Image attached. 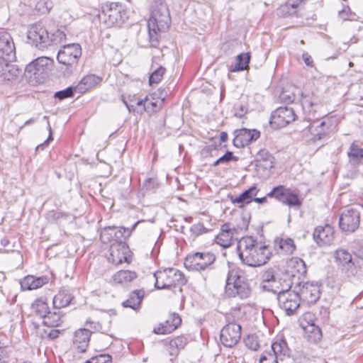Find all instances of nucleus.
<instances>
[{
	"instance_id": "b1692460",
	"label": "nucleus",
	"mask_w": 363,
	"mask_h": 363,
	"mask_svg": "<svg viewBox=\"0 0 363 363\" xmlns=\"http://www.w3.org/2000/svg\"><path fill=\"white\" fill-rule=\"evenodd\" d=\"M237 230L232 228L230 224L225 223L221 226L220 232L215 238L216 242L223 247H228L232 245Z\"/></svg>"
},
{
	"instance_id": "09e8293b",
	"label": "nucleus",
	"mask_w": 363,
	"mask_h": 363,
	"mask_svg": "<svg viewBox=\"0 0 363 363\" xmlns=\"http://www.w3.org/2000/svg\"><path fill=\"white\" fill-rule=\"evenodd\" d=\"M158 187L157 179L153 178H147L145 180L142 189L145 192L154 191Z\"/></svg>"
},
{
	"instance_id": "58836bf2",
	"label": "nucleus",
	"mask_w": 363,
	"mask_h": 363,
	"mask_svg": "<svg viewBox=\"0 0 363 363\" xmlns=\"http://www.w3.org/2000/svg\"><path fill=\"white\" fill-rule=\"evenodd\" d=\"M278 356V358L282 360L283 357L288 354L289 348L287 343L284 339H279L272 344L271 348L269 350Z\"/></svg>"
},
{
	"instance_id": "7ed1b4c3",
	"label": "nucleus",
	"mask_w": 363,
	"mask_h": 363,
	"mask_svg": "<svg viewBox=\"0 0 363 363\" xmlns=\"http://www.w3.org/2000/svg\"><path fill=\"white\" fill-rule=\"evenodd\" d=\"M237 248L241 262L249 267L262 266L271 256L269 247L251 236L242 238Z\"/></svg>"
},
{
	"instance_id": "c85d7f7f",
	"label": "nucleus",
	"mask_w": 363,
	"mask_h": 363,
	"mask_svg": "<svg viewBox=\"0 0 363 363\" xmlns=\"http://www.w3.org/2000/svg\"><path fill=\"white\" fill-rule=\"evenodd\" d=\"M274 247L278 253L286 255H291L296 250L294 241L290 238H276Z\"/></svg>"
},
{
	"instance_id": "f03ea898",
	"label": "nucleus",
	"mask_w": 363,
	"mask_h": 363,
	"mask_svg": "<svg viewBox=\"0 0 363 363\" xmlns=\"http://www.w3.org/2000/svg\"><path fill=\"white\" fill-rule=\"evenodd\" d=\"M16 57V49L11 35L0 31V84L17 81L21 70L10 62Z\"/></svg>"
},
{
	"instance_id": "aec40b11",
	"label": "nucleus",
	"mask_w": 363,
	"mask_h": 363,
	"mask_svg": "<svg viewBox=\"0 0 363 363\" xmlns=\"http://www.w3.org/2000/svg\"><path fill=\"white\" fill-rule=\"evenodd\" d=\"M234 134L233 143L237 147L247 146L260 137V132L256 129H238L235 130Z\"/></svg>"
},
{
	"instance_id": "3c124183",
	"label": "nucleus",
	"mask_w": 363,
	"mask_h": 363,
	"mask_svg": "<svg viewBox=\"0 0 363 363\" xmlns=\"http://www.w3.org/2000/svg\"><path fill=\"white\" fill-rule=\"evenodd\" d=\"M171 345L177 347L178 350L183 349L187 343V339L184 336H177L170 340Z\"/></svg>"
},
{
	"instance_id": "dca6fc26",
	"label": "nucleus",
	"mask_w": 363,
	"mask_h": 363,
	"mask_svg": "<svg viewBox=\"0 0 363 363\" xmlns=\"http://www.w3.org/2000/svg\"><path fill=\"white\" fill-rule=\"evenodd\" d=\"M27 36L30 43L39 49H44L49 46L50 41L49 33L40 23L32 25L28 30Z\"/></svg>"
},
{
	"instance_id": "2eb2a0df",
	"label": "nucleus",
	"mask_w": 363,
	"mask_h": 363,
	"mask_svg": "<svg viewBox=\"0 0 363 363\" xmlns=\"http://www.w3.org/2000/svg\"><path fill=\"white\" fill-rule=\"evenodd\" d=\"M360 213L355 208L345 210L340 216L339 227L345 233H353L359 227Z\"/></svg>"
},
{
	"instance_id": "39448f33",
	"label": "nucleus",
	"mask_w": 363,
	"mask_h": 363,
	"mask_svg": "<svg viewBox=\"0 0 363 363\" xmlns=\"http://www.w3.org/2000/svg\"><path fill=\"white\" fill-rule=\"evenodd\" d=\"M225 293L230 298H248L252 289L245 277V272L235 267L229 269L225 286Z\"/></svg>"
},
{
	"instance_id": "f257e3e1",
	"label": "nucleus",
	"mask_w": 363,
	"mask_h": 363,
	"mask_svg": "<svg viewBox=\"0 0 363 363\" xmlns=\"http://www.w3.org/2000/svg\"><path fill=\"white\" fill-rule=\"evenodd\" d=\"M301 105L306 118L312 121L308 126L314 142L325 140L335 132L339 118L336 116H325L321 120H317V112L322 104L320 97L313 92L305 91L301 94Z\"/></svg>"
},
{
	"instance_id": "774afa93",
	"label": "nucleus",
	"mask_w": 363,
	"mask_h": 363,
	"mask_svg": "<svg viewBox=\"0 0 363 363\" xmlns=\"http://www.w3.org/2000/svg\"><path fill=\"white\" fill-rule=\"evenodd\" d=\"M355 255L359 257L360 259H363V246H361L359 247L356 252H355Z\"/></svg>"
},
{
	"instance_id": "393cba45",
	"label": "nucleus",
	"mask_w": 363,
	"mask_h": 363,
	"mask_svg": "<svg viewBox=\"0 0 363 363\" xmlns=\"http://www.w3.org/2000/svg\"><path fill=\"white\" fill-rule=\"evenodd\" d=\"M102 80L103 79L101 77L95 74H87L74 86V91L76 93L84 94L99 86Z\"/></svg>"
},
{
	"instance_id": "49530a36",
	"label": "nucleus",
	"mask_w": 363,
	"mask_h": 363,
	"mask_svg": "<svg viewBox=\"0 0 363 363\" xmlns=\"http://www.w3.org/2000/svg\"><path fill=\"white\" fill-rule=\"evenodd\" d=\"M247 112L248 107L245 104L238 103L233 107V115L237 118H243Z\"/></svg>"
},
{
	"instance_id": "20e7f679",
	"label": "nucleus",
	"mask_w": 363,
	"mask_h": 363,
	"mask_svg": "<svg viewBox=\"0 0 363 363\" xmlns=\"http://www.w3.org/2000/svg\"><path fill=\"white\" fill-rule=\"evenodd\" d=\"M170 16L164 3H160L153 8L147 21L149 40L151 45L157 48L160 43V33L166 31L169 26Z\"/></svg>"
},
{
	"instance_id": "cd10ccee",
	"label": "nucleus",
	"mask_w": 363,
	"mask_h": 363,
	"mask_svg": "<svg viewBox=\"0 0 363 363\" xmlns=\"http://www.w3.org/2000/svg\"><path fill=\"white\" fill-rule=\"evenodd\" d=\"M347 154L351 165L359 164L363 160V145L359 141L352 142Z\"/></svg>"
},
{
	"instance_id": "c03bdc74",
	"label": "nucleus",
	"mask_w": 363,
	"mask_h": 363,
	"mask_svg": "<svg viewBox=\"0 0 363 363\" xmlns=\"http://www.w3.org/2000/svg\"><path fill=\"white\" fill-rule=\"evenodd\" d=\"M65 38L66 35L63 31L56 30L53 33H49V40H50L49 45L60 44L65 40Z\"/></svg>"
},
{
	"instance_id": "864d4df0",
	"label": "nucleus",
	"mask_w": 363,
	"mask_h": 363,
	"mask_svg": "<svg viewBox=\"0 0 363 363\" xmlns=\"http://www.w3.org/2000/svg\"><path fill=\"white\" fill-rule=\"evenodd\" d=\"M112 357L108 354H100L89 359V363H111Z\"/></svg>"
},
{
	"instance_id": "8fccbe9b",
	"label": "nucleus",
	"mask_w": 363,
	"mask_h": 363,
	"mask_svg": "<svg viewBox=\"0 0 363 363\" xmlns=\"http://www.w3.org/2000/svg\"><path fill=\"white\" fill-rule=\"evenodd\" d=\"M74 92H75L74 86V87L69 86L64 90L57 91L55 94V98L62 100V99H67L68 97L74 96Z\"/></svg>"
},
{
	"instance_id": "ddd939ff",
	"label": "nucleus",
	"mask_w": 363,
	"mask_h": 363,
	"mask_svg": "<svg viewBox=\"0 0 363 363\" xmlns=\"http://www.w3.org/2000/svg\"><path fill=\"white\" fill-rule=\"evenodd\" d=\"M138 223V221L136 222L131 228L116 226L106 227L101 232L100 239L104 243L125 242L130 236Z\"/></svg>"
},
{
	"instance_id": "338daca9",
	"label": "nucleus",
	"mask_w": 363,
	"mask_h": 363,
	"mask_svg": "<svg viewBox=\"0 0 363 363\" xmlns=\"http://www.w3.org/2000/svg\"><path fill=\"white\" fill-rule=\"evenodd\" d=\"M50 216L53 220H57L63 216V213L61 212L52 211L50 213Z\"/></svg>"
},
{
	"instance_id": "e2e57ef3",
	"label": "nucleus",
	"mask_w": 363,
	"mask_h": 363,
	"mask_svg": "<svg viewBox=\"0 0 363 363\" xmlns=\"http://www.w3.org/2000/svg\"><path fill=\"white\" fill-rule=\"evenodd\" d=\"M303 60L305 62V64L308 66L313 67V61L311 57V55H308V53L305 52L302 55Z\"/></svg>"
},
{
	"instance_id": "13d9d810",
	"label": "nucleus",
	"mask_w": 363,
	"mask_h": 363,
	"mask_svg": "<svg viewBox=\"0 0 363 363\" xmlns=\"http://www.w3.org/2000/svg\"><path fill=\"white\" fill-rule=\"evenodd\" d=\"M48 129L49 130V136H48V139L45 141H44L43 143L38 145L36 147V151L40 150H44L47 147L48 144L53 140L52 128H51V126L49 123L48 124Z\"/></svg>"
},
{
	"instance_id": "79ce46f5",
	"label": "nucleus",
	"mask_w": 363,
	"mask_h": 363,
	"mask_svg": "<svg viewBox=\"0 0 363 363\" xmlns=\"http://www.w3.org/2000/svg\"><path fill=\"white\" fill-rule=\"evenodd\" d=\"M32 309L35 311L36 315L43 318L49 311V306L45 299L40 298L32 303Z\"/></svg>"
},
{
	"instance_id": "052dcab7",
	"label": "nucleus",
	"mask_w": 363,
	"mask_h": 363,
	"mask_svg": "<svg viewBox=\"0 0 363 363\" xmlns=\"http://www.w3.org/2000/svg\"><path fill=\"white\" fill-rule=\"evenodd\" d=\"M166 350L168 352L169 355L170 356V360L173 361L174 358L178 355L179 350H177V347H173L171 345V342L169 341V343L166 345Z\"/></svg>"
},
{
	"instance_id": "4be33fe9",
	"label": "nucleus",
	"mask_w": 363,
	"mask_h": 363,
	"mask_svg": "<svg viewBox=\"0 0 363 363\" xmlns=\"http://www.w3.org/2000/svg\"><path fill=\"white\" fill-rule=\"evenodd\" d=\"M167 93L164 90L158 89L145 97L146 104L145 111L149 114L159 111L164 104Z\"/></svg>"
},
{
	"instance_id": "473e14b6",
	"label": "nucleus",
	"mask_w": 363,
	"mask_h": 363,
	"mask_svg": "<svg viewBox=\"0 0 363 363\" xmlns=\"http://www.w3.org/2000/svg\"><path fill=\"white\" fill-rule=\"evenodd\" d=\"M259 191V189L254 185L244 191L241 194L233 199L232 201L233 203H240L241 206L249 204L254 200L255 196L258 194Z\"/></svg>"
},
{
	"instance_id": "7c9ffc66",
	"label": "nucleus",
	"mask_w": 363,
	"mask_h": 363,
	"mask_svg": "<svg viewBox=\"0 0 363 363\" xmlns=\"http://www.w3.org/2000/svg\"><path fill=\"white\" fill-rule=\"evenodd\" d=\"M303 329L304 338L311 343H317L322 338V331L320 328L315 325L314 323H308L307 325H304L302 323Z\"/></svg>"
},
{
	"instance_id": "ea45409f",
	"label": "nucleus",
	"mask_w": 363,
	"mask_h": 363,
	"mask_svg": "<svg viewBox=\"0 0 363 363\" xmlns=\"http://www.w3.org/2000/svg\"><path fill=\"white\" fill-rule=\"evenodd\" d=\"M250 60V56L249 53H241L237 56L236 62L230 65L229 70L233 72L245 70L248 67Z\"/></svg>"
},
{
	"instance_id": "2f4dec72",
	"label": "nucleus",
	"mask_w": 363,
	"mask_h": 363,
	"mask_svg": "<svg viewBox=\"0 0 363 363\" xmlns=\"http://www.w3.org/2000/svg\"><path fill=\"white\" fill-rule=\"evenodd\" d=\"M137 278V274L131 270H120L112 277V280L116 284L126 285Z\"/></svg>"
},
{
	"instance_id": "bf43d9fd",
	"label": "nucleus",
	"mask_w": 363,
	"mask_h": 363,
	"mask_svg": "<svg viewBox=\"0 0 363 363\" xmlns=\"http://www.w3.org/2000/svg\"><path fill=\"white\" fill-rule=\"evenodd\" d=\"M231 160H238V157H235L232 152L227 151L224 155L218 158V162L221 163H227Z\"/></svg>"
},
{
	"instance_id": "6ab92c4d",
	"label": "nucleus",
	"mask_w": 363,
	"mask_h": 363,
	"mask_svg": "<svg viewBox=\"0 0 363 363\" xmlns=\"http://www.w3.org/2000/svg\"><path fill=\"white\" fill-rule=\"evenodd\" d=\"M295 118L296 114L292 108L279 107L272 113L270 124L273 127L281 128L286 126Z\"/></svg>"
},
{
	"instance_id": "bb28decb",
	"label": "nucleus",
	"mask_w": 363,
	"mask_h": 363,
	"mask_svg": "<svg viewBox=\"0 0 363 363\" xmlns=\"http://www.w3.org/2000/svg\"><path fill=\"white\" fill-rule=\"evenodd\" d=\"M48 281L49 278L46 276L28 275L21 281V286L23 290H35L46 284Z\"/></svg>"
},
{
	"instance_id": "6e6d98bb",
	"label": "nucleus",
	"mask_w": 363,
	"mask_h": 363,
	"mask_svg": "<svg viewBox=\"0 0 363 363\" xmlns=\"http://www.w3.org/2000/svg\"><path fill=\"white\" fill-rule=\"evenodd\" d=\"M191 232L196 235H201L207 232L203 223H198L191 227Z\"/></svg>"
},
{
	"instance_id": "c756f323",
	"label": "nucleus",
	"mask_w": 363,
	"mask_h": 363,
	"mask_svg": "<svg viewBox=\"0 0 363 363\" xmlns=\"http://www.w3.org/2000/svg\"><path fill=\"white\" fill-rule=\"evenodd\" d=\"M277 284L278 281L276 280L272 269H267L262 274V282L260 285L263 289L276 294L279 289Z\"/></svg>"
},
{
	"instance_id": "37998d69",
	"label": "nucleus",
	"mask_w": 363,
	"mask_h": 363,
	"mask_svg": "<svg viewBox=\"0 0 363 363\" xmlns=\"http://www.w3.org/2000/svg\"><path fill=\"white\" fill-rule=\"evenodd\" d=\"M165 71L166 69L162 66H160L156 69H155L150 76V84L152 85L159 84L162 81Z\"/></svg>"
},
{
	"instance_id": "4c0bfd02",
	"label": "nucleus",
	"mask_w": 363,
	"mask_h": 363,
	"mask_svg": "<svg viewBox=\"0 0 363 363\" xmlns=\"http://www.w3.org/2000/svg\"><path fill=\"white\" fill-rule=\"evenodd\" d=\"M257 157V167H263L266 169L274 167V157L267 150H259Z\"/></svg>"
},
{
	"instance_id": "4d7b16f0",
	"label": "nucleus",
	"mask_w": 363,
	"mask_h": 363,
	"mask_svg": "<svg viewBox=\"0 0 363 363\" xmlns=\"http://www.w3.org/2000/svg\"><path fill=\"white\" fill-rule=\"evenodd\" d=\"M48 129L49 130V136H48V139L45 141H44L43 143L38 145L36 147V151L40 150H44L47 147L48 144L53 140L52 128H51V126L49 123L48 124Z\"/></svg>"
},
{
	"instance_id": "1a4fd4ad",
	"label": "nucleus",
	"mask_w": 363,
	"mask_h": 363,
	"mask_svg": "<svg viewBox=\"0 0 363 363\" xmlns=\"http://www.w3.org/2000/svg\"><path fill=\"white\" fill-rule=\"evenodd\" d=\"M54 60L48 57H39L30 62L26 67V74L36 82H41L52 69Z\"/></svg>"
},
{
	"instance_id": "69168bd1",
	"label": "nucleus",
	"mask_w": 363,
	"mask_h": 363,
	"mask_svg": "<svg viewBox=\"0 0 363 363\" xmlns=\"http://www.w3.org/2000/svg\"><path fill=\"white\" fill-rule=\"evenodd\" d=\"M60 334V330H56V329H53V330H51L48 334V337L53 340V339H55L56 337H58Z\"/></svg>"
},
{
	"instance_id": "4468645a",
	"label": "nucleus",
	"mask_w": 363,
	"mask_h": 363,
	"mask_svg": "<svg viewBox=\"0 0 363 363\" xmlns=\"http://www.w3.org/2000/svg\"><path fill=\"white\" fill-rule=\"evenodd\" d=\"M81 55V45L78 43H72L64 45L58 51L57 59L60 64L75 67Z\"/></svg>"
},
{
	"instance_id": "72a5a7b5",
	"label": "nucleus",
	"mask_w": 363,
	"mask_h": 363,
	"mask_svg": "<svg viewBox=\"0 0 363 363\" xmlns=\"http://www.w3.org/2000/svg\"><path fill=\"white\" fill-rule=\"evenodd\" d=\"M72 295L67 290H61L53 298V306L55 308H65L69 306L72 299Z\"/></svg>"
},
{
	"instance_id": "a18cd8bd",
	"label": "nucleus",
	"mask_w": 363,
	"mask_h": 363,
	"mask_svg": "<svg viewBox=\"0 0 363 363\" xmlns=\"http://www.w3.org/2000/svg\"><path fill=\"white\" fill-rule=\"evenodd\" d=\"M279 359L274 353L266 350L261 354L259 363H278Z\"/></svg>"
},
{
	"instance_id": "5fc2aeb1",
	"label": "nucleus",
	"mask_w": 363,
	"mask_h": 363,
	"mask_svg": "<svg viewBox=\"0 0 363 363\" xmlns=\"http://www.w3.org/2000/svg\"><path fill=\"white\" fill-rule=\"evenodd\" d=\"M354 13L352 12L348 6L343 8L339 11V17L343 21H352L354 19Z\"/></svg>"
},
{
	"instance_id": "f8f14e48",
	"label": "nucleus",
	"mask_w": 363,
	"mask_h": 363,
	"mask_svg": "<svg viewBox=\"0 0 363 363\" xmlns=\"http://www.w3.org/2000/svg\"><path fill=\"white\" fill-rule=\"evenodd\" d=\"M268 197H274L277 201L289 207L299 208L302 201L298 192L285 186H277L267 194Z\"/></svg>"
},
{
	"instance_id": "9b49d317",
	"label": "nucleus",
	"mask_w": 363,
	"mask_h": 363,
	"mask_svg": "<svg viewBox=\"0 0 363 363\" xmlns=\"http://www.w3.org/2000/svg\"><path fill=\"white\" fill-rule=\"evenodd\" d=\"M277 301L280 308L284 310L286 315H293L300 306L301 298L299 293L295 290H277Z\"/></svg>"
},
{
	"instance_id": "c9c22d12",
	"label": "nucleus",
	"mask_w": 363,
	"mask_h": 363,
	"mask_svg": "<svg viewBox=\"0 0 363 363\" xmlns=\"http://www.w3.org/2000/svg\"><path fill=\"white\" fill-rule=\"evenodd\" d=\"M143 296V291L135 290L129 295L128 298L123 302L122 305L123 307L136 310L140 307Z\"/></svg>"
},
{
	"instance_id": "f3484780",
	"label": "nucleus",
	"mask_w": 363,
	"mask_h": 363,
	"mask_svg": "<svg viewBox=\"0 0 363 363\" xmlns=\"http://www.w3.org/2000/svg\"><path fill=\"white\" fill-rule=\"evenodd\" d=\"M241 337V326L235 322L225 325L220 335L221 343L226 347L235 346Z\"/></svg>"
},
{
	"instance_id": "9d476101",
	"label": "nucleus",
	"mask_w": 363,
	"mask_h": 363,
	"mask_svg": "<svg viewBox=\"0 0 363 363\" xmlns=\"http://www.w3.org/2000/svg\"><path fill=\"white\" fill-rule=\"evenodd\" d=\"M89 325H90V328H81L74 333L73 338V352L74 357L77 356L78 358H80L81 357L78 354L84 353L86 351L92 333L91 329H97L98 324L88 319L86 321V325L88 327Z\"/></svg>"
},
{
	"instance_id": "412c9836",
	"label": "nucleus",
	"mask_w": 363,
	"mask_h": 363,
	"mask_svg": "<svg viewBox=\"0 0 363 363\" xmlns=\"http://www.w3.org/2000/svg\"><path fill=\"white\" fill-rule=\"evenodd\" d=\"M301 300L308 303H315L320 298V286L317 283H304L298 286Z\"/></svg>"
},
{
	"instance_id": "a211bd4d",
	"label": "nucleus",
	"mask_w": 363,
	"mask_h": 363,
	"mask_svg": "<svg viewBox=\"0 0 363 363\" xmlns=\"http://www.w3.org/2000/svg\"><path fill=\"white\" fill-rule=\"evenodd\" d=\"M109 262L118 265L123 262L130 263V250L125 242H113L110 247Z\"/></svg>"
},
{
	"instance_id": "a19ab883",
	"label": "nucleus",
	"mask_w": 363,
	"mask_h": 363,
	"mask_svg": "<svg viewBox=\"0 0 363 363\" xmlns=\"http://www.w3.org/2000/svg\"><path fill=\"white\" fill-rule=\"evenodd\" d=\"M62 316L60 312H50L43 318V323L45 325L50 328L57 327L62 323Z\"/></svg>"
},
{
	"instance_id": "5701e85b",
	"label": "nucleus",
	"mask_w": 363,
	"mask_h": 363,
	"mask_svg": "<svg viewBox=\"0 0 363 363\" xmlns=\"http://www.w3.org/2000/svg\"><path fill=\"white\" fill-rule=\"evenodd\" d=\"M313 239L319 246L330 245L334 240L333 228L326 224L323 226H317L313 232Z\"/></svg>"
},
{
	"instance_id": "0eeeda50",
	"label": "nucleus",
	"mask_w": 363,
	"mask_h": 363,
	"mask_svg": "<svg viewBox=\"0 0 363 363\" xmlns=\"http://www.w3.org/2000/svg\"><path fill=\"white\" fill-rule=\"evenodd\" d=\"M155 287L158 289H169L176 285L186 283L182 272L175 268H167L158 270L154 274Z\"/></svg>"
},
{
	"instance_id": "a878e982",
	"label": "nucleus",
	"mask_w": 363,
	"mask_h": 363,
	"mask_svg": "<svg viewBox=\"0 0 363 363\" xmlns=\"http://www.w3.org/2000/svg\"><path fill=\"white\" fill-rule=\"evenodd\" d=\"M182 323V318L177 313L170 315L169 318L154 328V333L159 335L169 334L176 330Z\"/></svg>"
},
{
	"instance_id": "0e129e2a",
	"label": "nucleus",
	"mask_w": 363,
	"mask_h": 363,
	"mask_svg": "<svg viewBox=\"0 0 363 363\" xmlns=\"http://www.w3.org/2000/svg\"><path fill=\"white\" fill-rule=\"evenodd\" d=\"M300 3H301V0H288L286 2V6L292 9H296Z\"/></svg>"
},
{
	"instance_id": "603ef678",
	"label": "nucleus",
	"mask_w": 363,
	"mask_h": 363,
	"mask_svg": "<svg viewBox=\"0 0 363 363\" xmlns=\"http://www.w3.org/2000/svg\"><path fill=\"white\" fill-rule=\"evenodd\" d=\"M0 245L4 248L5 252H13L15 250V242H11V240L6 236L1 238Z\"/></svg>"
},
{
	"instance_id": "e433bc0d",
	"label": "nucleus",
	"mask_w": 363,
	"mask_h": 363,
	"mask_svg": "<svg viewBox=\"0 0 363 363\" xmlns=\"http://www.w3.org/2000/svg\"><path fill=\"white\" fill-rule=\"evenodd\" d=\"M334 257L336 263L340 266L350 267L354 265L351 254L345 249H337Z\"/></svg>"
},
{
	"instance_id": "f704fd0d",
	"label": "nucleus",
	"mask_w": 363,
	"mask_h": 363,
	"mask_svg": "<svg viewBox=\"0 0 363 363\" xmlns=\"http://www.w3.org/2000/svg\"><path fill=\"white\" fill-rule=\"evenodd\" d=\"M288 267L291 269V273L293 277L297 275L299 278L300 276H303L306 274V264L303 260L300 258H291L288 263Z\"/></svg>"
},
{
	"instance_id": "6e6552de",
	"label": "nucleus",
	"mask_w": 363,
	"mask_h": 363,
	"mask_svg": "<svg viewBox=\"0 0 363 363\" xmlns=\"http://www.w3.org/2000/svg\"><path fill=\"white\" fill-rule=\"evenodd\" d=\"M216 261V256L210 252H197L187 255L184 260V266L189 271H210L213 269V264Z\"/></svg>"
},
{
	"instance_id": "423d86ee",
	"label": "nucleus",
	"mask_w": 363,
	"mask_h": 363,
	"mask_svg": "<svg viewBox=\"0 0 363 363\" xmlns=\"http://www.w3.org/2000/svg\"><path fill=\"white\" fill-rule=\"evenodd\" d=\"M128 11L119 3L106 4L99 14L100 19L108 27L121 26L128 18Z\"/></svg>"
},
{
	"instance_id": "680f3d73",
	"label": "nucleus",
	"mask_w": 363,
	"mask_h": 363,
	"mask_svg": "<svg viewBox=\"0 0 363 363\" xmlns=\"http://www.w3.org/2000/svg\"><path fill=\"white\" fill-rule=\"evenodd\" d=\"M217 150V145L215 144H211L208 146H206L202 150V155H207L208 154L211 153L213 151Z\"/></svg>"
},
{
	"instance_id": "de8ad7c7",
	"label": "nucleus",
	"mask_w": 363,
	"mask_h": 363,
	"mask_svg": "<svg viewBox=\"0 0 363 363\" xmlns=\"http://www.w3.org/2000/svg\"><path fill=\"white\" fill-rule=\"evenodd\" d=\"M244 341L246 347L252 350L256 351L259 347L257 338L254 335H248Z\"/></svg>"
}]
</instances>
